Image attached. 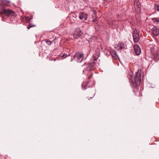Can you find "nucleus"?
Wrapping results in <instances>:
<instances>
[{
    "instance_id": "nucleus-28",
    "label": "nucleus",
    "mask_w": 159,
    "mask_h": 159,
    "mask_svg": "<svg viewBox=\"0 0 159 159\" xmlns=\"http://www.w3.org/2000/svg\"><path fill=\"white\" fill-rule=\"evenodd\" d=\"M90 77H91V76L89 77V79L90 78Z\"/></svg>"
},
{
    "instance_id": "nucleus-14",
    "label": "nucleus",
    "mask_w": 159,
    "mask_h": 159,
    "mask_svg": "<svg viewBox=\"0 0 159 159\" xmlns=\"http://www.w3.org/2000/svg\"><path fill=\"white\" fill-rule=\"evenodd\" d=\"M152 34L154 36H157L159 34V29L156 27H154L152 29Z\"/></svg>"
},
{
    "instance_id": "nucleus-9",
    "label": "nucleus",
    "mask_w": 159,
    "mask_h": 159,
    "mask_svg": "<svg viewBox=\"0 0 159 159\" xmlns=\"http://www.w3.org/2000/svg\"><path fill=\"white\" fill-rule=\"evenodd\" d=\"M134 5L136 12L138 13L141 9V4L139 0H134Z\"/></svg>"
},
{
    "instance_id": "nucleus-20",
    "label": "nucleus",
    "mask_w": 159,
    "mask_h": 159,
    "mask_svg": "<svg viewBox=\"0 0 159 159\" xmlns=\"http://www.w3.org/2000/svg\"><path fill=\"white\" fill-rule=\"evenodd\" d=\"M44 41L49 45H51L52 43V42L50 41L49 39H45Z\"/></svg>"
},
{
    "instance_id": "nucleus-22",
    "label": "nucleus",
    "mask_w": 159,
    "mask_h": 159,
    "mask_svg": "<svg viewBox=\"0 0 159 159\" xmlns=\"http://www.w3.org/2000/svg\"><path fill=\"white\" fill-rule=\"evenodd\" d=\"M68 56L67 54H65V53H64L63 54L62 56H61V57H63L65 58L66 57H67Z\"/></svg>"
},
{
    "instance_id": "nucleus-1",
    "label": "nucleus",
    "mask_w": 159,
    "mask_h": 159,
    "mask_svg": "<svg viewBox=\"0 0 159 159\" xmlns=\"http://www.w3.org/2000/svg\"><path fill=\"white\" fill-rule=\"evenodd\" d=\"M133 73L129 75V80L131 85L133 88V91L136 92L138 91V87L139 86L141 81V72L138 70L135 73V76L133 77Z\"/></svg>"
},
{
    "instance_id": "nucleus-19",
    "label": "nucleus",
    "mask_w": 159,
    "mask_h": 159,
    "mask_svg": "<svg viewBox=\"0 0 159 159\" xmlns=\"http://www.w3.org/2000/svg\"><path fill=\"white\" fill-rule=\"evenodd\" d=\"M29 22H30V21H29ZM35 26V25L29 23V25L27 27V28L28 29H30L31 27H34Z\"/></svg>"
},
{
    "instance_id": "nucleus-4",
    "label": "nucleus",
    "mask_w": 159,
    "mask_h": 159,
    "mask_svg": "<svg viewBox=\"0 0 159 159\" xmlns=\"http://www.w3.org/2000/svg\"><path fill=\"white\" fill-rule=\"evenodd\" d=\"M1 14H4L7 16H13L14 15V12L9 9H3L0 12Z\"/></svg>"
},
{
    "instance_id": "nucleus-13",
    "label": "nucleus",
    "mask_w": 159,
    "mask_h": 159,
    "mask_svg": "<svg viewBox=\"0 0 159 159\" xmlns=\"http://www.w3.org/2000/svg\"><path fill=\"white\" fill-rule=\"evenodd\" d=\"M100 49L97 48L95 50V53L93 55L94 59V61L96 60L100 56Z\"/></svg>"
},
{
    "instance_id": "nucleus-8",
    "label": "nucleus",
    "mask_w": 159,
    "mask_h": 159,
    "mask_svg": "<svg viewBox=\"0 0 159 159\" xmlns=\"http://www.w3.org/2000/svg\"><path fill=\"white\" fill-rule=\"evenodd\" d=\"M96 63L94 61L89 63L86 68V70L91 71L94 70L95 68Z\"/></svg>"
},
{
    "instance_id": "nucleus-5",
    "label": "nucleus",
    "mask_w": 159,
    "mask_h": 159,
    "mask_svg": "<svg viewBox=\"0 0 159 159\" xmlns=\"http://www.w3.org/2000/svg\"><path fill=\"white\" fill-rule=\"evenodd\" d=\"M84 55L78 52L74 55V59H75L78 62H81L84 59Z\"/></svg>"
},
{
    "instance_id": "nucleus-2",
    "label": "nucleus",
    "mask_w": 159,
    "mask_h": 159,
    "mask_svg": "<svg viewBox=\"0 0 159 159\" xmlns=\"http://www.w3.org/2000/svg\"><path fill=\"white\" fill-rule=\"evenodd\" d=\"M150 46L151 57L153 59L154 61H157L159 58L157 47L153 44L151 45Z\"/></svg>"
},
{
    "instance_id": "nucleus-3",
    "label": "nucleus",
    "mask_w": 159,
    "mask_h": 159,
    "mask_svg": "<svg viewBox=\"0 0 159 159\" xmlns=\"http://www.w3.org/2000/svg\"><path fill=\"white\" fill-rule=\"evenodd\" d=\"M94 84V82L92 81H84L82 84V88L83 89H86L88 87L93 86Z\"/></svg>"
},
{
    "instance_id": "nucleus-27",
    "label": "nucleus",
    "mask_w": 159,
    "mask_h": 159,
    "mask_svg": "<svg viewBox=\"0 0 159 159\" xmlns=\"http://www.w3.org/2000/svg\"><path fill=\"white\" fill-rule=\"evenodd\" d=\"M72 1H74V2H75V1H76V0H72Z\"/></svg>"
},
{
    "instance_id": "nucleus-16",
    "label": "nucleus",
    "mask_w": 159,
    "mask_h": 159,
    "mask_svg": "<svg viewBox=\"0 0 159 159\" xmlns=\"http://www.w3.org/2000/svg\"><path fill=\"white\" fill-rule=\"evenodd\" d=\"M88 94L89 95L90 97L89 98V97H87V98H88V100H90L92 99L94 96L95 95V93H94L93 91V92L92 91H90V92L88 93Z\"/></svg>"
},
{
    "instance_id": "nucleus-18",
    "label": "nucleus",
    "mask_w": 159,
    "mask_h": 159,
    "mask_svg": "<svg viewBox=\"0 0 159 159\" xmlns=\"http://www.w3.org/2000/svg\"><path fill=\"white\" fill-rule=\"evenodd\" d=\"M152 19L154 22L159 23V18H152Z\"/></svg>"
},
{
    "instance_id": "nucleus-21",
    "label": "nucleus",
    "mask_w": 159,
    "mask_h": 159,
    "mask_svg": "<svg viewBox=\"0 0 159 159\" xmlns=\"http://www.w3.org/2000/svg\"><path fill=\"white\" fill-rule=\"evenodd\" d=\"M155 9L156 10L159 11V5H155Z\"/></svg>"
},
{
    "instance_id": "nucleus-26",
    "label": "nucleus",
    "mask_w": 159,
    "mask_h": 159,
    "mask_svg": "<svg viewBox=\"0 0 159 159\" xmlns=\"http://www.w3.org/2000/svg\"><path fill=\"white\" fill-rule=\"evenodd\" d=\"M96 20L94 19V20H93V22H94Z\"/></svg>"
},
{
    "instance_id": "nucleus-25",
    "label": "nucleus",
    "mask_w": 159,
    "mask_h": 159,
    "mask_svg": "<svg viewBox=\"0 0 159 159\" xmlns=\"http://www.w3.org/2000/svg\"><path fill=\"white\" fill-rule=\"evenodd\" d=\"M73 16V17H76V15L75 14H74V15Z\"/></svg>"
},
{
    "instance_id": "nucleus-12",
    "label": "nucleus",
    "mask_w": 159,
    "mask_h": 159,
    "mask_svg": "<svg viewBox=\"0 0 159 159\" xmlns=\"http://www.w3.org/2000/svg\"><path fill=\"white\" fill-rule=\"evenodd\" d=\"M87 17V15L85 14L84 12H82L80 13L79 17L80 20L84 21L86 19Z\"/></svg>"
},
{
    "instance_id": "nucleus-10",
    "label": "nucleus",
    "mask_w": 159,
    "mask_h": 159,
    "mask_svg": "<svg viewBox=\"0 0 159 159\" xmlns=\"http://www.w3.org/2000/svg\"><path fill=\"white\" fill-rule=\"evenodd\" d=\"M83 32L81 30L79 29H76L73 34V36L74 38L76 39L77 37H80L83 35Z\"/></svg>"
},
{
    "instance_id": "nucleus-17",
    "label": "nucleus",
    "mask_w": 159,
    "mask_h": 159,
    "mask_svg": "<svg viewBox=\"0 0 159 159\" xmlns=\"http://www.w3.org/2000/svg\"><path fill=\"white\" fill-rule=\"evenodd\" d=\"M124 47V44L122 43H119L117 46V48L118 50L122 49Z\"/></svg>"
},
{
    "instance_id": "nucleus-11",
    "label": "nucleus",
    "mask_w": 159,
    "mask_h": 159,
    "mask_svg": "<svg viewBox=\"0 0 159 159\" xmlns=\"http://www.w3.org/2000/svg\"><path fill=\"white\" fill-rule=\"evenodd\" d=\"M134 48L136 54L137 55H140L141 52V50L139 45H134Z\"/></svg>"
},
{
    "instance_id": "nucleus-24",
    "label": "nucleus",
    "mask_w": 159,
    "mask_h": 159,
    "mask_svg": "<svg viewBox=\"0 0 159 159\" xmlns=\"http://www.w3.org/2000/svg\"><path fill=\"white\" fill-rule=\"evenodd\" d=\"M113 54H114L115 56L117 54L115 51H113Z\"/></svg>"
},
{
    "instance_id": "nucleus-23",
    "label": "nucleus",
    "mask_w": 159,
    "mask_h": 159,
    "mask_svg": "<svg viewBox=\"0 0 159 159\" xmlns=\"http://www.w3.org/2000/svg\"><path fill=\"white\" fill-rule=\"evenodd\" d=\"M93 12H94V16H96V11H95L94 10H93Z\"/></svg>"
},
{
    "instance_id": "nucleus-15",
    "label": "nucleus",
    "mask_w": 159,
    "mask_h": 159,
    "mask_svg": "<svg viewBox=\"0 0 159 159\" xmlns=\"http://www.w3.org/2000/svg\"><path fill=\"white\" fill-rule=\"evenodd\" d=\"M1 1L2 2L1 6L2 7H3V6H8L10 3V2L6 0H1Z\"/></svg>"
},
{
    "instance_id": "nucleus-6",
    "label": "nucleus",
    "mask_w": 159,
    "mask_h": 159,
    "mask_svg": "<svg viewBox=\"0 0 159 159\" xmlns=\"http://www.w3.org/2000/svg\"><path fill=\"white\" fill-rule=\"evenodd\" d=\"M133 36L134 41L136 43L138 42L139 39V34L136 29L133 28Z\"/></svg>"
},
{
    "instance_id": "nucleus-7",
    "label": "nucleus",
    "mask_w": 159,
    "mask_h": 159,
    "mask_svg": "<svg viewBox=\"0 0 159 159\" xmlns=\"http://www.w3.org/2000/svg\"><path fill=\"white\" fill-rule=\"evenodd\" d=\"M107 23L112 29L118 28L119 27L118 22L116 20L108 21L107 22Z\"/></svg>"
}]
</instances>
